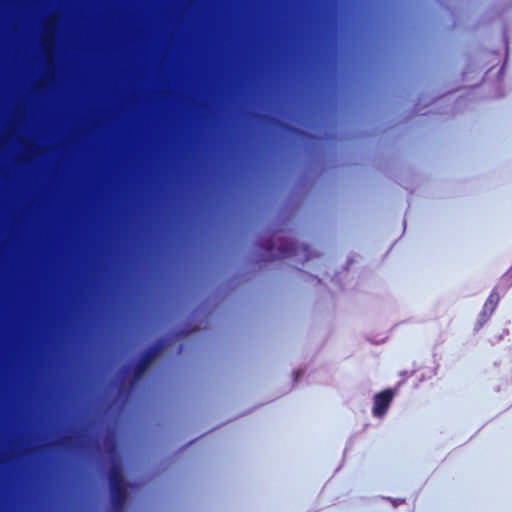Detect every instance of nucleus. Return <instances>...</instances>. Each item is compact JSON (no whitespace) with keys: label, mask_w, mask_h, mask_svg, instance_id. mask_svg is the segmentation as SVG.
<instances>
[{"label":"nucleus","mask_w":512,"mask_h":512,"mask_svg":"<svg viewBox=\"0 0 512 512\" xmlns=\"http://www.w3.org/2000/svg\"><path fill=\"white\" fill-rule=\"evenodd\" d=\"M109 486L127 484L124 480L123 470L119 464H113L108 473Z\"/></svg>","instance_id":"5"},{"label":"nucleus","mask_w":512,"mask_h":512,"mask_svg":"<svg viewBox=\"0 0 512 512\" xmlns=\"http://www.w3.org/2000/svg\"><path fill=\"white\" fill-rule=\"evenodd\" d=\"M166 347V341L159 339L149 346L132 367V381L136 382L146 373L154 360L163 352Z\"/></svg>","instance_id":"1"},{"label":"nucleus","mask_w":512,"mask_h":512,"mask_svg":"<svg viewBox=\"0 0 512 512\" xmlns=\"http://www.w3.org/2000/svg\"><path fill=\"white\" fill-rule=\"evenodd\" d=\"M129 484L109 486L111 495V506L115 512H122L128 499Z\"/></svg>","instance_id":"4"},{"label":"nucleus","mask_w":512,"mask_h":512,"mask_svg":"<svg viewBox=\"0 0 512 512\" xmlns=\"http://www.w3.org/2000/svg\"><path fill=\"white\" fill-rule=\"evenodd\" d=\"M500 301L499 294L493 290L483 305V309L493 313Z\"/></svg>","instance_id":"6"},{"label":"nucleus","mask_w":512,"mask_h":512,"mask_svg":"<svg viewBox=\"0 0 512 512\" xmlns=\"http://www.w3.org/2000/svg\"><path fill=\"white\" fill-rule=\"evenodd\" d=\"M300 252L304 254V261H308L312 258V254L308 245H301L296 242H283L279 247L276 254L273 257L285 259L293 256H297Z\"/></svg>","instance_id":"2"},{"label":"nucleus","mask_w":512,"mask_h":512,"mask_svg":"<svg viewBox=\"0 0 512 512\" xmlns=\"http://www.w3.org/2000/svg\"><path fill=\"white\" fill-rule=\"evenodd\" d=\"M394 397V390L385 389L374 396L373 399V415L382 417L386 414Z\"/></svg>","instance_id":"3"},{"label":"nucleus","mask_w":512,"mask_h":512,"mask_svg":"<svg viewBox=\"0 0 512 512\" xmlns=\"http://www.w3.org/2000/svg\"><path fill=\"white\" fill-rule=\"evenodd\" d=\"M492 314L493 313L482 309L481 313L479 314L475 330H480L484 326V324L489 320Z\"/></svg>","instance_id":"7"},{"label":"nucleus","mask_w":512,"mask_h":512,"mask_svg":"<svg viewBox=\"0 0 512 512\" xmlns=\"http://www.w3.org/2000/svg\"><path fill=\"white\" fill-rule=\"evenodd\" d=\"M492 314L493 313L482 309L481 313L479 314L475 330H480L484 326V324L489 320Z\"/></svg>","instance_id":"8"},{"label":"nucleus","mask_w":512,"mask_h":512,"mask_svg":"<svg viewBox=\"0 0 512 512\" xmlns=\"http://www.w3.org/2000/svg\"><path fill=\"white\" fill-rule=\"evenodd\" d=\"M265 250L267 252H272L274 246H273V243L269 240L267 241L266 245L264 246Z\"/></svg>","instance_id":"9"}]
</instances>
